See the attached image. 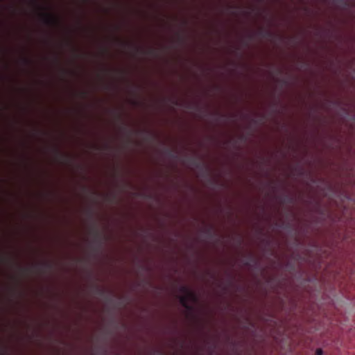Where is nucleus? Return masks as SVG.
<instances>
[{
    "label": "nucleus",
    "instance_id": "obj_1",
    "mask_svg": "<svg viewBox=\"0 0 355 355\" xmlns=\"http://www.w3.org/2000/svg\"><path fill=\"white\" fill-rule=\"evenodd\" d=\"M180 291L184 294L180 297V302L181 304L184 308L189 309L190 306L189 304V301L196 298L194 293L186 286H180Z\"/></svg>",
    "mask_w": 355,
    "mask_h": 355
},
{
    "label": "nucleus",
    "instance_id": "obj_2",
    "mask_svg": "<svg viewBox=\"0 0 355 355\" xmlns=\"http://www.w3.org/2000/svg\"><path fill=\"white\" fill-rule=\"evenodd\" d=\"M41 16L42 17L43 22L46 25L55 26L59 23L58 17L50 12H42Z\"/></svg>",
    "mask_w": 355,
    "mask_h": 355
},
{
    "label": "nucleus",
    "instance_id": "obj_3",
    "mask_svg": "<svg viewBox=\"0 0 355 355\" xmlns=\"http://www.w3.org/2000/svg\"><path fill=\"white\" fill-rule=\"evenodd\" d=\"M94 238H95V240L98 242H99L100 241V237H101V234L100 233L98 232V231L97 230H94Z\"/></svg>",
    "mask_w": 355,
    "mask_h": 355
},
{
    "label": "nucleus",
    "instance_id": "obj_4",
    "mask_svg": "<svg viewBox=\"0 0 355 355\" xmlns=\"http://www.w3.org/2000/svg\"><path fill=\"white\" fill-rule=\"evenodd\" d=\"M55 153L60 158H64L66 157V155L60 153L58 148H55Z\"/></svg>",
    "mask_w": 355,
    "mask_h": 355
},
{
    "label": "nucleus",
    "instance_id": "obj_5",
    "mask_svg": "<svg viewBox=\"0 0 355 355\" xmlns=\"http://www.w3.org/2000/svg\"><path fill=\"white\" fill-rule=\"evenodd\" d=\"M260 34L263 36H270L271 33L269 31H261L260 32Z\"/></svg>",
    "mask_w": 355,
    "mask_h": 355
},
{
    "label": "nucleus",
    "instance_id": "obj_6",
    "mask_svg": "<svg viewBox=\"0 0 355 355\" xmlns=\"http://www.w3.org/2000/svg\"><path fill=\"white\" fill-rule=\"evenodd\" d=\"M323 352L321 349H317L315 351V355H322Z\"/></svg>",
    "mask_w": 355,
    "mask_h": 355
},
{
    "label": "nucleus",
    "instance_id": "obj_7",
    "mask_svg": "<svg viewBox=\"0 0 355 355\" xmlns=\"http://www.w3.org/2000/svg\"><path fill=\"white\" fill-rule=\"evenodd\" d=\"M192 163H193V165H195L196 166H198L200 165V164L198 162H197L196 161H195V160H193Z\"/></svg>",
    "mask_w": 355,
    "mask_h": 355
},
{
    "label": "nucleus",
    "instance_id": "obj_8",
    "mask_svg": "<svg viewBox=\"0 0 355 355\" xmlns=\"http://www.w3.org/2000/svg\"><path fill=\"white\" fill-rule=\"evenodd\" d=\"M24 62H25V63H26V64H28V63H29V62H30V61H29L28 59H26V58H24Z\"/></svg>",
    "mask_w": 355,
    "mask_h": 355
},
{
    "label": "nucleus",
    "instance_id": "obj_9",
    "mask_svg": "<svg viewBox=\"0 0 355 355\" xmlns=\"http://www.w3.org/2000/svg\"><path fill=\"white\" fill-rule=\"evenodd\" d=\"M44 266H47V267H50V266H49V264H47V263H45V264H44Z\"/></svg>",
    "mask_w": 355,
    "mask_h": 355
}]
</instances>
